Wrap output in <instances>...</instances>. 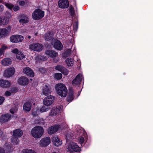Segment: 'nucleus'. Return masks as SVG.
Returning a JSON list of instances; mask_svg holds the SVG:
<instances>
[{
	"label": "nucleus",
	"mask_w": 153,
	"mask_h": 153,
	"mask_svg": "<svg viewBox=\"0 0 153 153\" xmlns=\"http://www.w3.org/2000/svg\"><path fill=\"white\" fill-rule=\"evenodd\" d=\"M71 137L72 136H69L68 135H67L66 136L67 142L66 146L68 153H74V152H79L80 150V147L75 143L71 142L70 143H68L69 140Z\"/></svg>",
	"instance_id": "1"
},
{
	"label": "nucleus",
	"mask_w": 153,
	"mask_h": 153,
	"mask_svg": "<svg viewBox=\"0 0 153 153\" xmlns=\"http://www.w3.org/2000/svg\"><path fill=\"white\" fill-rule=\"evenodd\" d=\"M55 89L57 94L62 97H65L68 93V90L66 86L63 84H56Z\"/></svg>",
	"instance_id": "2"
},
{
	"label": "nucleus",
	"mask_w": 153,
	"mask_h": 153,
	"mask_svg": "<svg viewBox=\"0 0 153 153\" xmlns=\"http://www.w3.org/2000/svg\"><path fill=\"white\" fill-rule=\"evenodd\" d=\"M76 132L77 135H81L78 138L79 143L81 145L85 144L87 140V136L86 132L82 128L78 127L77 128Z\"/></svg>",
	"instance_id": "3"
},
{
	"label": "nucleus",
	"mask_w": 153,
	"mask_h": 153,
	"mask_svg": "<svg viewBox=\"0 0 153 153\" xmlns=\"http://www.w3.org/2000/svg\"><path fill=\"white\" fill-rule=\"evenodd\" d=\"M44 129L40 126H36L33 127L31 131V135L35 138H39L43 135Z\"/></svg>",
	"instance_id": "4"
},
{
	"label": "nucleus",
	"mask_w": 153,
	"mask_h": 153,
	"mask_svg": "<svg viewBox=\"0 0 153 153\" xmlns=\"http://www.w3.org/2000/svg\"><path fill=\"white\" fill-rule=\"evenodd\" d=\"M44 12L40 9H36L33 13L32 17L34 20H39L44 16Z\"/></svg>",
	"instance_id": "5"
},
{
	"label": "nucleus",
	"mask_w": 153,
	"mask_h": 153,
	"mask_svg": "<svg viewBox=\"0 0 153 153\" xmlns=\"http://www.w3.org/2000/svg\"><path fill=\"white\" fill-rule=\"evenodd\" d=\"M11 27L9 25L6 28H0V38H4L8 36L11 33Z\"/></svg>",
	"instance_id": "6"
},
{
	"label": "nucleus",
	"mask_w": 153,
	"mask_h": 153,
	"mask_svg": "<svg viewBox=\"0 0 153 153\" xmlns=\"http://www.w3.org/2000/svg\"><path fill=\"white\" fill-rule=\"evenodd\" d=\"M55 99L54 96L49 95L45 97L43 100V104L46 106H49L53 103Z\"/></svg>",
	"instance_id": "7"
},
{
	"label": "nucleus",
	"mask_w": 153,
	"mask_h": 153,
	"mask_svg": "<svg viewBox=\"0 0 153 153\" xmlns=\"http://www.w3.org/2000/svg\"><path fill=\"white\" fill-rule=\"evenodd\" d=\"M44 48L42 45L38 43H33L29 45V48L31 50L36 51H40Z\"/></svg>",
	"instance_id": "8"
},
{
	"label": "nucleus",
	"mask_w": 153,
	"mask_h": 153,
	"mask_svg": "<svg viewBox=\"0 0 153 153\" xmlns=\"http://www.w3.org/2000/svg\"><path fill=\"white\" fill-rule=\"evenodd\" d=\"M15 72V69L13 67H10L4 71L3 76L6 77H10L12 76Z\"/></svg>",
	"instance_id": "9"
},
{
	"label": "nucleus",
	"mask_w": 153,
	"mask_h": 153,
	"mask_svg": "<svg viewBox=\"0 0 153 153\" xmlns=\"http://www.w3.org/2000/svg\"><path fill=\"white\" fill-rule=\"evenodd\" d=\"M24 39L23 37L20 35H14L10 38V41L13 43H17L21 42Z\"/></svg>",
	"instance_id": "10"
},
{
	"label": "nucleus",
	"mask_w": 153,
	"mask_h": 153,
	"mask_svg": "<svg viewBox=\"0 0 153 153\" xmlns=\"http://www.w3.org/2000/svg\"><path fill=\"white\" fill-rule=\"evenodd\" d=\"M50 143V138L46 137L43 138L40 140L39 143V146L41 147H46L48 146Z\"/></svg>",
	"instance_id": "11"
},
{
	"label": "nucleus",
	"mask_w": 153,
	"mask_h": 153,
	"mask_svg": "<svg viewBox=\"0 0 153 153\" xmlns=\"http://www.w3.org/2000/svg\"><path fill=\"white\" fill-rule=\"evenodd\" d=\"M19 17L20 19L19 22L20 25H24L28 23L29 22V17L25 14L20 15Z\"/></svg>",
	"instance_id": "12"
},
{
	"label": "nucleus",
	"mask_w": 153,
	"mask_h": 153,
	"mask_svg": "<svg viewBox=\"0 0 153 153\" xmlns=\"http://www.w3.org/2000/svg\"><path fill=\"white\" fill-rule=\"evenodd\" d=\"M83 79V77L81 74H78L74 79L72 84L74 86L78 85L80 84L81 82Z\"/></svg>",
	"instance_id": "13"
},
{
	"label": "nucleus",
	"mask_w": 153,
	"mask_h": 153,
	"mask_svg": "<svg viewBox=\"0 0 153 153\" xmlns=\"http://www.w3.org/2000/svg\"><path fill=\"white\" fill-rule=\"evenodd\" d=\"M42 93L46 96L51 94V88L48 84H45L43 85L42 89Z\"/></svg>",
	"instance_id": "14"
},
{
	"label": "nucleus",
	"mask_w": 153,
	"mask_h": 153,
	"mask_svg": "<svg viewBox=\"0 0 153 153\" xmlns=\"http://www.w3.org/2000/svg\"><path fill=\"white\" fill-rule=\"evenodd\" d=\"M11 52L12 53L16 54V57L18 59H22L24 58L25 56L24 54L20 51H19L17 48H15L12 50Z\"/></svg>",
	"instance_id": "15"
},
{
	"label": "nucleus",
	"mask_w": 153,
	"mask_h": 153,
	"mask_svg": "<svg viewBox=\"0 0 153 153\" xmlns=\"http://www.w3.org/2000/svg\"><path fill=\"white\" fill-rule=\"evenodd\" d=\"M58 5L61 8H67L68 6L69 2L67 0H59Z\"/></svg>",
	"instance_id": "16"
},
{
	"label": "nucleus",
	"mask_w": 153,
	"mask_h": 153,
	"mask_svg": "<svg viewBox=\"0 0 153 153\" xmlns=\"http://www.w3.org/2000/svg\"><path fill=\"white\" fill-rule=\"evenodd\" d=\"M29 80L26 77L22 76L19 78L18 81V83L22 85H27L28 83Z\"/></svg>",
	"instance_id": "17"
},
{
	"label": "nucleus",
	"mask_w": 153,
	"mask_h": 153,
	"mask_svg": "<svg viewBox=\"0 0 153 153\" xmlns=\"http://www.w3.org/2000/svg\"><path fill=\"white\" fill-rule=\"evenodd\" d=\"M53 144L57 146H60L62 143V141L56 136H53L52 137Z\"/></svg>",
	"instance_id": "18"
},
{
	"label": "nucleus",
	"mask_w": 153,
	"mask_h": 153,
	"mask_svg": "<svg viewBox=\"0 0 153 153\" xmlns=\"http://www.w3.org/2000/svg\"><path fill=\"white\" fill-rule=\"evenodd\" d=\"M60 128L59 125H54L49 127L48 129V132L49 134H52L56 132Z\"/></svg>",
	"instance_id": "19"
},
{
	"label": "nucleus",
	"mask_w": 153,
	"mask_h": 153,
	"mask_svg": "<svg viewBox=\"0 0 153 153\" xmlns=\"http://www.w3.org/2000/svg\"><path fill=\"white\" fill-rule=\"evenodd\" d=\"M12 60L9 58H4L1 60V64L4 66H7L10 65L12 63Z\"/></svg>",
	"instance_id": "20"
},
{
	"label": "nucleus",
	"mask_w": 153,
	"mask_h": 153,
	"mask_svg": "<svg viewBox=\"0 0 153 153\" xmlns=\"http://www.w3.org/2000/svg\"><path fill=\"white\" fill-rule=\"evenodd\" d=\"M23 73L27 76L31 77H33L34 76V74L33 71L29 67H26L23 70Z\"/></svg>",
	"instance_id": "21"
},
{
	"label": "nucleus",
	"mask_w": 153,
	"mask_h": 153,
	"mask_svg": "<svg viewBox=\"0 0 153 153\" xmlns=\"http://www.w3.org/2000/svg\"><path fill=\"white\" fill-rule=\"evenodd\" d=\"M11 116L9 114H6L1 115L0 118V121L1 123H4L9 120Z\"/></svg>",
	"instance_id": "22"
},
{
	"label": "nucleus",
	"mask_w": 153,
	"mask_h": 153,
	"mask_svg": "<svg viewBox=\"0 0 153 153\" xmlns=\"http://www.w3.org/2000/svg\"><path fill=\"white\" fill-rule=\"evenodd\" d=\"M54 47L57 50H61L63 48V45L60 41L58 40H55Z\"/></svg>",
	"instance_id": "23"
},
{
	"label": "nucleus",
	"mask_w": 153,
	"mask_h": 153,
	"mask_svg": "<svg viewBox=\"0 0 153 153\" xmlns=\"http://www.w3.org/2000/svg\"><path fill=\"white\" fill-rule=\"evenodd\" d=\"M60 113V110L59 108H53L50 112L49 116L51 117L54 116Z\"/></svg>",
	"instance_id": "24"
},
{
	"label": "nucleus",
	"mask_w": 153,
	"mask_h": 153,
	"mask_svg": "<svg viewBox=\"0 0 153 153\" xmlns=\"http://www.w3.org/2000/svg\"><path fill=\"white\" fill-rule=\"evenodd\" d=\"M11 149V146L10 143H7L4 146V148L0 147V153H5L6 151V152L8 153L10 152V149Z\"/></svg>",
	"instance_id": "25"
},
{
	"label": "nucleus",
	"mask_w": 153,
	"mask_h": 153,
	"mask_svg": "<svg viewBox=\"0 0 153 153\" xmlns=\"http://www.w3.org/2000/svg\"><path fill=\"white\" fill-rule=\"evenodd\" d=\"M10 82L8 81L4 80H0V86L3 88H7L10 86Z\"/></svg>",
	"instance_id": "26"
},
{
	"label": "nucleus",
	"mask_w": 153,
	"mask_h": 153,
	"mask_svg": "<svg viewBox=\"0 0 153 153\" xmlns=\"http://www.w3.org/2000/svg\"><path fill=\"white\" fill-rule=\"evenodd\" d=\"M23 134V131L19 129H17L13 132V136L16 137L18 138L20 137Z\"/></svg>",
	"instance_id": "27"
},
{
	"label": "nucleus",
	"mask_w": 153,
	"mask_h": 153,
	"mask_svg": "<svg viewBox=\"0 0 153 153\" xmlns=\"http://www.w3.org/2000/svg\"><path fill=\"white\" fill-rule=\"evenodd\" d=\"M45 53L47 55L52 58L56 57L58 55L57 52L52 50H47L46 51Z\"/></svg>",
	"instance_id": "28"
},
{
	"label": "nucleus",
	"mask_w": 153,
	"mask_h": 153,
	"mask_svg": "<svg viewBox=\"0 0 153 153\" xmlns=\"http://www.w3.org/2000/svg\"><path fill=\"white\" fill-rule=\"evenodd\" d=\"M18 90V89L16 87L12 88L10 91H7L5 93L4 95L6 96H10L14 93L16 92Z\"/></svg>",
	"instance_id": "29"
},
{
	"label": "nucleus",
	"mask_w": 153,
	"mask_h": 153,
	"mask_svg": "<svg viewBox=\"0 0 153 153\" xmlns=\"http://www.w3.org/2000/svg\"><path fill=\"white\" fill-rule=\"evenodd\" d=\"M31 107V104L29 102H26L24 105L23 108L25 111H29Z\"/></svg>",
	"instance_id": "30"
},
{
	"label": "nucleus",
	"mask_w": 153,
	"mask_h": 153,
	"mask_svg": "<svg viewBox=\"0 0 153 153\" xmlns=\"http://www.w3.org/2000/svg\"><path fill=\"white\" fill-rule=\"evenodd\" d=\"M47 106H43L40 108L39 110H38L36 111V113H38L39 112L41 113H43L49 110V108L47 107Z\"/></svg>",
	"instance_id": "31"
},
{
	"label": "nucleus",
	"mask_w": 153,
	"mask_h": 153,
	"mask_svg": "<svg viewBox=\"0 0 153 153\" xmlns=\"http://www.w3.org/2000/svg\"><path fill=\"white\" fill-rule=\"evenodd\" d=\"M74 62L73 59L71 58H68L65 60V62L67 65L68 66H71L73 65Z\"/></svg>",
	"instance_id": "32"
},
{
	"label": "nucleus",
	"mask_w": 153,
	"mask_h": 153,
	"mask_svg": "<svg viewBox=\"0 0 153 153\" xmlns=\"http://www.w3.org/2000/svg\"><path fill=\"white\" fill-rule=\"evenodd\" d=\"M9 20L8 19H2V18L0 16V25H5L8 23Z\"/></svg>",
	"instance_id": "33"
},
{
	"label": "nucleus",
	"mask_w": 153,
	"mask_h": 153,
	"mask_svg": "<svg viewBox=\"0 0 153 153\" xmlns=\"http://www.w3.org/2000/svg\"><path fill=\"white\" fill-rule=\"evenodd\" d=\"M74 93L73 91L70 92L69 93L68 97H67V101L68 102H71L74 99Z\"/></svg>",
	"instance_id": "34"
},
{
	"label": "nucleus",
	"mask_w": 153,
	"mask_h": 153,
	"mask_svg": "<svg viewBox=\"0 0 153 153\" xmlns=\"http://www.w3.org/2000/svg\"><path fill=\"white\" fill-rule=\"evenodd\" d=\"M22 153H36L35 151L30 149H24L22 151Z\"/></svg>",
	"instance_id": "35"
},
{
	"label": "nucleus",
	"mask_w": 153,
	"mask_h": 153,
	"mask_svg": "<svg viewBox=\"0 0 153 153\" xmlns=\"http://www.w3.org/2000/svg\"><path fill=\"white\" fill-rule=\"evenodd\" d=\"M53 36L52 32H49L45 35V38L46 40H49Z\"/></svg>",
	"instance_id": "36"
},
{
	"label": "nucleus",
	"mask_w": 153,
	"mask_h": 153,
	"mask_svg": "<svg viewBox=\"0 0 153 153\" xmlns=\"http://www.w3.org/2000/svg\"><path fill=\"white\" fill-rule=\"evenodd\" d=\"M19 140L18 139V138L16 137L13 136V137L11 138V142L14 144H17L19 143Z\"/></svg>",
	"instance_id": "37"
},
{
	"label": "nucleus",
	"mask_w": 153,
	"mask_h": 153,
	"mask_svg": "<svg viewBox=\"0 0 153 153\" xmlns=\"http://www.w3.org/2000/svg\"><path fill=\"white\" fill-rule=\"evenodd\" d=\"M4 4L8 9L10 10H12L14 7V5L11 3H5Z\"/></svg>",
	"instance_id": "38"
},
{
	"label": "nucleus",
	"mask_w": 153,
	"mask_h": 153,
	"mask_svg": "<svg viewBox=\"0 0 153 153\" xmlns=\"http://www.w3.org/2000/svg\"><path fill=\"white\" fill-rule=\"evenodd\" d=\"M17 106L14 105L10 109V112L12 114L16 112L17 110Z\"/></svg>",
	"instance_id": "39"
},
{
	"label": "nucleus",
	"mask_w": 153,
	"mask_h": 153,
	"mask_svg": "<svg viewBox=\"0 0 153 153\" xmlns=\"http://www.w3.org/2000/svg\"><path fill=\"white\" fill-rule=\"evenodd\" d=\"M64 67L61 65H58L55 67V69L61 72L63 68Z\"/></svg>",
	"instance_id": "40"
},
{
	"label": "nucleus",
	"mask_w": 153,
	"mask_h": 153,
	"mask_svg": "<svg viewBox=\"0 0 153 153\" xmlns=\"http://www.w3.org/2000/svg\"><path fill=\"white\" fill-rule=\"evenodd\" d=\"M55 78L58 80L60 79L62 77V75L60 73H56L55 74Z\"/></svg>",
	"instance_id": "41"
},
{
	"label": "nucleus",
	"mask_w": 153,
	"mask_h": 153,
	"mask_svg": "<svg viewBox=\"0 0 153 153\" xmlns=\"http://www.w3.org/2000/svg\"><path fill=\"white\" fill-rule=\"evenodd\" d=\"M37 121L38 122H36V124H40L42 125L44 123V120L42 118L38 119L36 121Z\"/></svg>",
	"instance_id": "42"
},
{
	"label": "nucleus",
	"mask_w": 153,
	"mask_h": 153,
	"mask_svg": "<svg viewBox=\"0 0 153 153\" xmlns=\"http://www.w3.org/2000/svg\"><path fill=\"white\" fill-rule=\"evenodd\" d=\"M5 14L6 16V17H7V18L6 19H8L9 20V19L11 18L12 16V15L11 13L8 12L6 11L5 13Z\"/></svg>",
	"instance_id": "43"
},
{
	"label": "nucleus",
	"mask_w": 153,
	"mask_h": 153,
	"mask_svg": "<svg viewBox=\"0 0 153 153\" xmlns=\"http://www.w3.org/2000/svg\"><path fill=\"white\" fill-rule=\"evenodd\" d=\"M61 72L64 75H67L68 74V71L67 69L64 67Z\"/></svg>",
	"instance_id": "44"
},
{
	"label": "nucleus",
	"mask_w": 153,
	"mask_h": 153,
	"mask_svg": "<svg viewBox=\"0 0 153 153\" xmlns=\"http://www.w3.org/2000/svg\"><path fill=\"white\" fill-rule=\"evenodd\" d=\"M7 49H8L7 47L4 45H2L1 48H0L4 52Z\"/></svg>",
	"instance_id": "45"
},
{
	"label": "nucleus",
	"mask_w": 153,
	"mask_h": 153,
	"mask_svg": "<svg viewBox=\"0 0 153 153\" xmlns=\"http://www.w3.org/2000/svg\"><path fill=\"white\" fill-rule=\"evenodd\" d=\"M78 28V23L76 22L75 24L73 25V29L74 31H76Z\"/></svg>",
	"instance_id": "46"
},
{
	"label": "nucleus",
	"mask_w": 153,
	"mask_h": 153,
	"mask_svg": "<svg viewBox=\"0 0 153 153\" xmlns=\"http://www.w3.org/2000/svg\"><path fill=\"white\" fill-rule=\"evenodd\" d=\"M4 97L1 96H0V105H1L4 102Z\"/></svg>",
	"instance_id": "47"
},
{
	"label": "nucleus",
	"mask_w": 153,
	"mask_h": 153,
	"mask_svg": "<svg viewBox=\"0 0 153 153\" xmlns=\"http://www.w3.org/2000/svg\"><path fill=\"white\" fill-rule=\"evenodd\" d=\"M19 3L20 5L23 6L25 4V2L24 1L20 0L19 1Z\"/></svg>",
	"instance_id": "48"
},
{
	"label": "nucleus",
	"mask_w": 153,
	"mask_h": 153,
	"mask_svg": "<svg viewBox=\"0 0 153 153\" xmlns=\"http://www.w3.org/2000/svg\"><path fill=\"white\" fill-rule=\"evenodd\" d=\"M19 9V7L18 6H15L13 8V10L14 11H16Z\"/></svg>",
	"instance_id": "49"
},
{
	"label": "nucleus",
	"mask_w": 153,
	"mask_h": 153,
	"mask_svg": "<svg viewBox=\"0 0 153 153\" xmlns=\"http://www.w3.org/2000/svg\"><path fill=\"white\" fill-rule=\"evenodd\" d=\"M4 53L3 51L0 49V58H2L4 54Z\"/></svg>",
	"instance_id": "50"
},
{
	"label": "nucleus",
	"mask_w": 153,
	"mask_h": 153,
	"mask_svg": "<svg viewBox=\"0 0 153 153\" xmlns=\"http://www.w3.org/2000/svg\"><path fill=\"white\" fill-rule=\"evenodd\" d=\"M43 56H38V57H37L36 58V60H37L38 59H41V60H44L45 59H42V58H43Z\"/></svg>",
	"instance_id": "51"
},
{
	"label": "nucleus",
	"mask_w": 153,
	"mask_h": 153,
	"mask_svg": "<svg viewBox=\"0 0 153 153\" xmlns=\"http://www.w3.org/2000/svg\"><path fill=\"white\" fill-rule=\"evenodd\" d=\"M4 9V7L2 5H0V12H1Z\"/></svg>",
	"instance_id": "52"
},
{
	"label": "nucleus",
	"mask_w": 153,
	"mask_h": 153,
	"mask_svg": "<svg viewBox=\"0 0 153 153\" xmlns=\"http://www.w3.org/2000/svg\"><path fill=\"white\" fill-rule=\"evenodd\" d=\"M39 71L42 73H44L45 72V69L43 68H40L39 69Z\"/></svg>",
	"instance_id": "53"
},
{
	"label": "nucleus",
	"mask_w": 153,
	"mask_h": 153,
	"mask_svg": "<svg viewBox=\"0 0 153 153\" xmlns=\"http://www.w3.org/2000/svg\"><path fill=\"white\" fill-rule=\"evenodd\" d=\"M71 13L72 15V16L73 17L75 15V12L74 10H72L70 12Z\"/></svg>",
	"instance_id": "54"
},
{
	"label": "nucleus",
	"mask_w": 153,
	"mask_h": 153,
	"mask_svg": "<svg viewBox=\"0 0 153 153\" xmlns=\"http://www.w3.org/2000/svg\"><path fill=\"white\" fill-rule=\"evenodd\" d=\"M71 50L70 49H68L67 51H66L67 52V53H68V55L69 56L71 53Z\"/></svg>",
	"instance_id": "55"
},
{
	"label": "nucleus",
	"mask_w": 153,
	"mask_h": 153,
	"mask_svg": "<svg viewBox=\"0 0 153 153\" xmlns=\"http://www.w3.org/2000/svg\"><path fill=\"white\" fill-rule=\"evenodd\" d=\"M58 61H59V59L58 58H57L56 59H55L53 60V62H56V63L58 62Z\"/></svg>",
	"instance_id": "56"
},
{
	"label": "nucleus",
	"mask_w": 153,
	"mask_h": 153,
	"mask_svg": "<svg viewBox=\"0 0 153 153\" xmlns=\"http://www.w3.org/2000/svg\"><path fill=\"white\" fill-rule=\"evenodd\" d=\"M74 10V9L73 8V7H71L70 8V12L72 10Z\"/></svg>",
	"instance_id": "57"
},
{
	"label": "nucleus",
	"mask_w": 153,
	"mask_h": 153,
	"mask_svg": "<svg viewBox=\"0 0 153 153\" xmlns=\"http://www.w3.org/2000/svg\"><path fill=\"white\" fill-rule=\"evenodd\" d=\"M25 32V31H24V29H22L21 30V33H24Z\"/></svg>",
	"instance_id": "58"
},
{
	"label": "nucleus",
	"mask_w": 153,
	"mask_h": 153,
	"mask_svg": "<svg viewBox=\"0 0 153 153\" xmlns=\"http://www.w3.org/2000/svg\"><path fill=\"white\" fill-rule=\"evenodd\" d=\"M2 132L0 130V137L2 135Z\"/></svg>",
	"instance_id": "59"
},
{
	"label": "nucleus",
	"mask_w": 153,
	"mask_h": 153,
	"mask_svg": "<svg viewBox=\"0 0 153 153\" xmlns=\"http://www.w3.org/2000/svg\"><path fill=\"white\" fill-rule=\"evenodd\" d=\"M38 119H36L35 120V123L36 124V122H38V121H36V120H37Z\"/></svg>",
	"instance_id": "60"
},
{
	"label": "nucleus",
	"mask_w": 153,
	"mask_h": 153,
	"mask_svg": "<svg viewBox=\"0 0 153 153\" xmlns=\"http://www.w3.org/2000/svg\"><path fill=\"white\" fill-rule=\"evenodd\" d=\"M28 38L29 39H30V38L31 37H30V36H28Z\"/></svg>",
	"instance_id": "61"
},
{
	"label": "nucleus",
	"mask_w": 153,
	"mask_h": 153,
	"mask_svg": "<svg viewBox=\"0 0 153 153\" xmlns=\"http://www.w3.org/2000/svg\"><path fill=\"white\" fill-rule=\"evenodd\" d=\"M30 80H32V79H30Z\"/></svg>",
	"instance_id": "62"
},
{
	"label": "nucleus",
	"mask_w": 153,
	"mask_h": 153,
	"mask_svg": "<svg viewBox=\"0 0 153 153\" xmlns=\"http://www.w3.org/2000/svg\"><path fill=\"white\" fill-rule=\"evenodd\" d=\"M53 153H56V152H53Z\"/></svg>",
	"instance_id": "63"
}]
</instances>
